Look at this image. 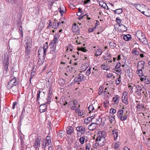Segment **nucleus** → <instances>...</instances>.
<instances>
[{
  "label": "nucleus",
  "instance_id": "8fccbe9b",
  "mask_svg": "<svg viewBox=\"0 0 150 150\" xmlns=\"http://www.w3.org/2000/svg\"><path fill=\"white\" fill-rule=\"evenodd\" d=\"M127 118V115H125L123 116H122L120 119L121 121H123L125 120Z\"/></svg>",
  "mask_w": 150,
  "mask_h": 150
},
{
  "label": "nucleus",
  "instance_id": "13d9d810",
  "mask_svg": "<svg viewBox=\"0 0 150 150\" xmlns=\"http://www.w3.org/2000/svg\"><path fill=\"white\" fill-rule=\"evenodd\" d=\"M90 145L89 144H86V150H89Z\"/></svg>",
  "mask_w": 150,
  "mask_h": 150
},
{
  "label": "nucleus",
  "instance_id": "052dcab7",
  "mask_svg": "<svg viewBox=\"0 0 150 150\" xmlns=\"http://www.w3.org/2000/svg\"><path fill=\"white\" fill-rule=\"evenodd\" d=\"M49 91L48 93H50L52 94V88L51 87H50L49 88Z\"/></svg>",
  "mask_w": 150,
  "mask_h": 150
},
{
  "label": "nucleus",
  "instance_id": "58836bf2",
  "mask_svg": "<svg viewBox=\"0 0 150 150\" xmlns=\"http://www.w3.org/2000/svg\"><path fill=\"white\" fill-rule=\"evenodd\" d=\"M101 68L103 70H106L108 71L109 70V68H108V66L102 64L101 65Z\"/></svg>",
  "mask_w": 150,
  "mask_h": 150
},
{
  "label": "nucleus",
  "instance_id": "49530a36",
  "mask_svg": "<svg viewBox=\"0 0 150 150\" xmlns=\"http://www.w3.org/2000/svg\"><path fill=\"white\" fill-rule=\"evenodd\" d=\"M122 21V20L120 19L118 17L116 18V21L117 23L119 25V26L120 25L122 24L120 23Z\"/></svg>",
  "mask_w": 150,
  "mask_h": 150
},
{
  "label": "nucleus",
  "instance_id": "3c124183",
  "mask_svg": "<svg viewBox=\"0 0 150 150\" xmlns=\"http://www.w3.org/2000/svg\"><path fill=\"white\" fill-rule=\"evenodd\" d=\"M116 110L112 108L110 110V114L112 113V114L113 115L115 114L116 112Z\"/></svg>",
  "mask_w": 150,
  "mask_h": 150
},
{
  "label": "nucleus",
  "instance_id": "6e6d98bb",
  "mask_svg": "<svg viewBox=\"0 0 150 150\" xmlns=\"http://www.w3.org/2000/svg\"><path fill=\"white\" fill-rule=\"evenodd\" d=\"M146 144L147 146L150 147V138H148Z\"/></svg>",
  "mask_w": 150,
  "mask_h": 150
},
{
  "label": "nucleus",
  "instance_id": "e2e57ef3",
  "mask_svg": "<svg viewBox=\"0 0 150 150\" xmlns=\"http://www.w3.org/2000/svg\"><path fill=\"white\" fill-rule=\"evenodd\" d=\"M81 50L82 52H86L87 51V50L86 49L85 47H82L81 48Z\"/></svg>",
  "mask_w": 150,
  "mask_h": 150
},
{
  "label": "nucleus",
  "instance_id": "bb28decb",
  "mask_svg": "<svg viewBox=\"0 0 150 150\" xmlns=\"http://www.w3.org/2000/svg\"><path fill=\"white\" fill-rule=\"evenodd\" d=\"M113 11L114 13L116 14H120L122 13L123 12L122 9V8H118L117 9H116L115 10H114Z\"/></svg>",
  "mask_w": 150,
  "mask_h": 150
},
{
  "label": "nucleus",
  "instance_id": "473e14b6",
  "mask_svg": "<svg viewBox=\"0 0 150 150\" xmlns=\"http://www.w3.org/2000/svg\"><path fill=\"white\" fill-rule=\"evenodd\" d=\"M110 47L112 49H114L116 46L115 43L113 42H111L109 43Z\"/></svg>",
  "mask_w": 150,
  "mask_h": 150
},
{
  "label": "nucleus",
  "instance_id": "9b49d317",
  "mask_svg": "<svg viewBox=\"0 0 150 150\" xmlns=\"http://www.w3.org/2000/svg\"><path fill=\"white\" fill-rule=\"evenodd\" d=\"M72 30L74 33L76 34L80 33L79 28L78 26L76 25V24H75L72 25Z\"/></svg>",
  "mask_w": 150,
  "mask_h": 150
},
{
  "label": "nucleus",
  "instance_id": "f03ea898",
  "mask_svg": "<svg viewBox=\"0 0 150 150\" xmlns=\"http://www.w3.org/2000/svg\"><path fill=\"white\" fill-rule=\"evenodd\" d=\"M4 59H3L2 64L3 65L4 73L6 74L8 72L9 66V56L7 52L4 53Z\"/></svg>",
  "mask_w": 150,
  "mask_h": 150
},
{
  "label": "nucleus",
  "instance_id": "4468645a",
  "mask_svg": "<svg viewBox=\"0 0 150 150\" xmlns=\"http://www.w3.org/2000/svg\"><path fill=\"white\" fill-rule=\"evenodd\" d=\"M145 64V62L144 61H140L137 64V69H144V66Z\"/></svg>",
  "mask_w": 150,
  "mask_h": 150
},
{
  "label": "nucleus",
  "instance_id": "f257e3e1",
  "mask_svg": "<svg viewBox=\"0 0 150 150\" xmlns=\"http://www.w3.org/2000/svg\"><path fill=\"white\" fill-rule=\"evenodd\" d=\"M105 133L104 131H99L97 134V137L96 139V143L93 145V147L96 148L98 146H103L105 144Z\"/></svg>",
  "mask_w": 150,
  "mask_h": 150
},
{
  "label": "nucleus",
  "instance_id": "4c0bfd02",
  "mask_svg": "<svg viewBox=\"0 0 150 150\" xmlns=\"http://www.w3.org/2000/svg\"><path fill=\"white\" fill-rule=\"evenodd\" d=\"M22 26H20V28H18L19 30V34L21 35V36L22 37H23V33L22 30Z\"/></svg>",
  "mask_w": 150,
  "mask_h": 150
},
{
  "label": "nucleus",
  "instance_id": "7c9ffc66",
  "mask_svg": "<svg viewBox=\"0 0 150 150\" xmlns=\"http://www.w3.org/2000/svg\"><path fill=\"white\" fill-rule=\"evenodd\" d=\"M52 97V94L48 93L47 98V101L46 102V103H47L48 104H50V100L51 99V97Z\"/></svg>",
  "mask_w": 150,
  "mask_h": 150
},
{
  "label": "nucleus",
  "instance_id": "774afa93",
  "mask_svg": "<svg viewBox=\"0 0 150 150\" xmlns=\"http://www.w3.org/2000/svg\"><path fill=\"white\" fill-rule=\"evenodd\" d=\"M62 146H57V150H62Z\"/></svg>",
  "mask_w": 150,
  "mask_h": 150
},
{
  "label": "nucleus",
  "instance_id": "a19ab883",
  "mask_svg": "<svg viewBox=\"0 0 150 150\" xmlns=\"http://www.w3.org/2000/svg\"><path fill=\"white\" fill-rule=\"evenodd\" d=\"M121 81V76H120V77L116 79L115 83L116 85H119Z\"/></svg>",
  "mask_w": 150,
  "mask_h": 150
},
{
  "label": "nucleus",
  "instance_id": "e433bc0d",
  "mask_svg": "<svg viewBox=\"0 0 150 150\" xmlns=\"http://www.w3.org/2000/svg\"><path fill=\"white\" fill-rule=\"evenodd\" d=\"M40 90H39L37 92L36 100L38 101L40 98V93L41 92Z\"/></svg>",
  "mask_w": 150,
  "mask_h": 150
},
{
  "label": "nucleus",
  "instance_id": "79ce46f5",
  "mask_svg": "<svg viewBox=\"0 0 150 150\" xmlns=\"http://www.w3.org/2000/svg\"><path fill=\"white\" fill-rule=\"evenodd\" d=\"M58 11L60 13L61 16H62L63 14L65 12V10H62L60 7L58 9Z\"/></svg>",
  "mask_w": 150,
  "mask_h": 150
},
{
  "label": "nucleus",
  "instance_id": "f704fd0d",
  "mask_svg": "<svg viewBox=\"0 0 150 150\" xmlns=\"http://www.w3.org/2000/svg\"><path fill=\"white\" fill-rule=\"evenodd\" d=\"M88 110L90 113H91L94 110V108L92 105H91L89 106Z\"/></svg>",
  "mask_w": 150,
  "mask_h": 150
},
{
  "label": "nucleus",
  "instance_id": "bf43d9fd",
  "mask_svg": "<svg viewBox=\"0 0 150 150\" xmlns=\"http://www.w3.org/2000/svg\"><path fill=\"white\" fill-rule=\"evenodd\" d=\"M118 146H118V142H116V143H115L114 144V149H117L118 148Z\"/></svg>",
  "mask_w": 150,
  "mask_h": 150
},
{
  "label": "nucleus",
  "instance_id": "72a5a7b5",
  "mask_svg": "<svg viewBox=\"0 0 150 150\" xmlns=\"http://www.w3.org/2000/svg\"><path fill=\"white\" fill-rule=\"evenodd\" d=\"M102 53V50L101 49H98L96 51V53L95 54L97 57L98 56L101 55Z\"/></svg>",
  "mask_w": 150,
  "mask_h": 150
},
{
  "label": "nucleus",
  "instance_id": "412c9836",
  "mask_svg": "<svg viewBox=\"0 0 150 150\" xmlns=\"http://www.w3.org/2000/svg\"><path fill=\"white\" fill-rule=\"evenodd\" d=\"M132 39L131 35L129 34L127 35H125L123 37L124 40L127 41H128Z\"/></svg>",
  "mask_w": 150,
  "mask_h": 150
},
{
  "label": "nucleus",
  "instance_id": "0eeeda50",
  "mask_svg": "<svg viewBox=\"0 0 150 150\" xmlns=\"http://www.w3.org/2000/svg\"><path fill=\"white\" fill-rule=\"evenodd\" d=\"M47 103L46 102L43 104L41 105L39 108V111L41 112H43L45 111L47 109Z\"/></svg>",
  "mask_w": 150,
  "mask_h": 150
},
{
  "label": "nucleus",
  "instance_id": "338daca9",
  "mask_svg": "<svg viewBox=\"0 0 150 150\" xmlns=\"http://www.w3.org/2000/svg\"><path fill=\"white\" fill-rule=\"evenodd\" d=\"M82 110H81V111H79L78 112V115L79 116H81L83 115V111H81Z\"/></svg>",
  "mask_w": 150,
  "mask_h": 150
},
{
  "label": "nucleus",
  "instance_id": "7ed1b4c3",
  "mask_svg": "<svg viewBox=\"0 0 150 150\" xmlns=\"http://www.w3.org/2000/svg\"><path fill=\"white\" fill-rule=\"evenodd\" d=\"M138 33L137 37L140 41L144 44H147L148 42L145 34L141 31Z\"/></svg>",
  "mask_w": 150,
  "mask_h": 150
},
{
  "label": "nucleus",
  "instance_id": "69168bd1",
  "mask_svg": "<svg viewBox=\"0 0 150 150\" xmlns=\"http://www.w3.org/2000/svg\"><path fill=\"white\" fill-rule=\"evenodd\" d=\"M145 83L146 84H149L150 83V81L147 79H145Z\"/></svg>",
  "mask_w": 150,
  "mask_h": 150
},
{
  "label": "nucleus",
  "instance_id": "f3484780",
  "mask_svg": "<svg viewBox=\"0 0 150 150\" xmlns=\"http://www.w3.org/2000/svg\"><path fill=\"white\" fill-rule=\"evenodd\" d=\"M25 41L26 42L24 46H29L30 43H31L32 39L30 36L26 37L25 38Z\"/></svg>",
  "mask_w": 150,
  "mask_h": 150
},
{
  "label": "nucleus",
  "instance_id": "20e7f679",
  "mask_svg": "<svg viewBox=\"0 0 150 150\" xmlns=\"http://www.w3.org/2000/svg\"><path fill=\"white\" fill-rule=\"evenodd\" d=\"M50 50L49 53H47V54L51 57H52L51 59H54L56 57V53L57 51H56V46H54L50 47Z\"/></svg>",
  "mask_w": 150,
  "mask_h": 150
},
{
  "label": "nucleus",
  "instance_id": "cd10ccee",
  "mask_svg": "<svg viewBox=\"0 0 150 150\" xmlns=\"http://www.w3.org/2000/svg\"><path fill=\"white\" fill-rule=\"evenodd\" d=\"M58 83L61 86L63 85L65 82V80L62 78H59L58 80Z\"/></svg>",
  "mask_w": 150,
  "mask_h": 150
},
{
  "label": "nucleus",
  "instance_id": "c9c22d12",
  "mask_svg": "<svg viewBox=\"0 0 150 150\" xmlns=\"http://www.w3.org/2000/svg\"><path fill=\"white\" fill-rule=\"evenodd\" d=\"M136 88L137 89L136 91H135L136 92H140V91H142V88L141 86H140L139 85H137L136 86Z\"/></svg>",
  "mask_w": 150,
  "mask_h": 150
},
{
  "label": "nucleus",
  "instance_id": "9d476101",
  "mask_svg": "<svg viewBox=\"0 0 150 150\" xmlns=\"http://www.w3.org/2000/svg\"><path fill=\"white\" fill-rule=\"evenodd\" d=\"M127 92H125L123 93V95L122 97V100L124 103L126 105L128 104L127 100Z\"/></svg>",
  "mask_w": 150,
  "mask_h": 150
},
{
  "label": "nucleus",
  "instance_id": "4be33fe9",
  "mask_svg": "<svg viewBox=\"0 0 150 150\" xmlns=\"http://www.w3.org/2000/svg\"><path fill=\"white\" fill-rule=\"evenodd\" d=\"M43 55L42 56V54H41L40 57H39V59L40 60H41L42 62H44L45 59V56L46 54V51H43ZM42 62H41V63Z\"/></svg>",
  "mask_w": 150,
  "mask_h": 150
},
{
  "label": "nucleus",
  "instance_id": "5701e85b",
  "mask_svg": "<svg viewBox=\"0 0 150 150\" xmlns=\"http://www.w3.org/2000/svg\"><path fill=\"white\" fill-rule=\"evenodd\" d=\"M136 72L140 77H142V76H144L143 75V70L142 69H137Z\"/></svg>",
  "mask_w": 150,
  "mask_h": 150
},
{
  "label": "nucleus",
  "instance_id": "864d4df0",
  "mask_svg": "<svg viewBox=\"0 0 150 150\" xmlns=\"http://www.w3.org/2000/svg\"><path fill=\"white\" fill-rule=\"evenodd\" d=\"M103 91V89L102 88V87H100L99 88V91L98 92V94L99 95H100L102 94Z\"/></svg>",
  "mask_w": 150,
  "mask_h": 150
},
{
  "label": "nucleus",
  "instance_id": "39448f33",
  "mask_svg": "<svg viewBox=\"0 0 150 150\" xmlns=\"http://www.w3.org/2000/svg\"><path fill=\"white\" fill-rule=\"evenodd\" d=\"M18 83V82L16 81V78L14 77L8 82L7 87L8 89H10L13 86H16Z\"/></svg>",
  "mask_w": 150,
  "mask_h": 150
},
{
  "label": "nucleus",
  "instance_id": "c03bdc74",
  "mask_svg": "<svg viewBox=\"0 0 150 150\" xmlns=\"http://www.w3.org/2000/svg\"><path fill=\"white\" fill-rule=\"evenodd\" d=\"M115 116H111L110 117L109 116V119H110V121L111 123H112V122L115 120Z\"/></svg>",
  "mask_w": 150,
  "mask_h": 150
},
{
  "label": "nucleus",
  "instance_id": "6e6552de",
  "mask_svg": "<svg viewBox=\"0 0 150 150\" xmlns=\"http://www.w3.org/2000/svg\"><path fill=\"white\" fill-rule=\"evenodd\" d=\"M51 143V138L50 136H47L46 137L45 145H44V143H43V142L42 143V148L43 149H45L46 146H48L49 144H50Z\"/></svg>",
  "mask_w": 150,
  "mask_h": 150
},
{
  "label": "nucleus",
  "instance_id": "423d86ee",
  "mask_svg": "<svg viewBox=\"0 0 150 150\" xmlns=\"http://www.w3.org/2000/svg\"><path fill=\"white\" fill-rule=\"evenodd\" d=\"M85 79V76L84 75L82 74H79L78 76L75 77L73 81L74 82H81L84 80Z\"/></svg>",
  "mask_w": 150,
  "mask_h": 150
},
{
  "label": "nucleus",
  "instance_id": "2f4dec72",
  "mask_svg": "<svg viewBox=\"0 0 150 150\" xmlns=\"http://www.w3.org/2000/svg\"><path fill=\"white\" fill-rule=\"evenodd\" d=\"M64 131L63 130H60L57 134L58 137L62 138L64 134Z\"/></svg>",
  "mask_w": 150,
  "mask_h": 150
},
{
  "label": "nucleus",
  "instance_id": "1a4fd4ad",
  "mask_svg": "<svg viewBox=\"0 0 150 150\" xmlns=\"http://www.w3.org/2000/svg\"><path fill=\"white\" fill-rule=\"evenodd\" d=\"M41 139L39 137H37L35 139V143L33 146L35 149H37L38 147H40L41 144Z\"/></svg>",
  "mask_w": 150,
  "mask_h": 150
},
{
  "label": "nucleus",
  "instance_id": "ddd939ff",
  "mask_svg": "<svg viewBox=\"0 0 150 150\" xmlns=\"http://www.w3.org/2000/svg\"><path fill=\"white\" fill-rule=\"evenodd\" d=\"M76 130L82 134H84L85 132V128L82 126H79L76 128Z\"/></svg>",
  "mask_w": 150,
  "mask_h": 150
},
{
  "label": "nucleus",
  "instance_id": "2eb2a0df",
  "mask_svg": "<svg viewBox=\"0 0 150 150\" xmlns=\"http://www.w3.org/2000/svg\"><path fill=\"white\" fill-rule=\"evenodd\" d=\"M96 125H98L96 123L93 122L88 126L89 129L90 130L93 131L96 129Z\"/></svg>",
  "mask_w": 150,
  "mask_h": 150
},
{
  "label": "nucleus",
  "instance_id": "a211bd4d",
  "mask_svg": "<svg viewBox=\"0 0 150 150\" xmlns=\"http://www.w3.org/2000/svg\"><path fill=\"white\" fill-rule=\"evenodd\" d=\"M58 40V39H56L55 38H54L52 42L50 44V47L56 46L55 45L57 43Z\"/></svg>",
  "mask_w": 150,
  "mask_h": 150
},
{
  "label": "nucleus",
  "instance_id": "680f3d73",
  "mask_svg": "<svg viewBox=\"0 0 150 150\" xmlns=\"http://www.w3.org/2000/svg\"><path fill=\"white\" fill-rule=\"evenodd\" d=\"M73 105L74 106H76L78 102L76 100L74 99L73 101Z\"/></svg>",
  "mask_w": 150,
  "mask_h": 150
},
{
  "label": "nucleus",
  "instance_id": "393cba45",
  "mask_svg": "<svg viewBox=\"0 0 150 150\" xmlns=\"http://www.w3.org/2000/svg\"><path fill=\"white\" fill-rule=\"evenodd\" d=\"M132 53L134 54V55H138L139 54V52L137 51V48L136 47L134 48L132 50Z\"/></svg>",
  "mask_w": 150,
  "mask_h": 150
},
{
  "label": "nucleus",
  "instance_id": "a18cd8bd",
  "mask_svg": "<svg viewBox=\"0 0 150 150\" xmlns=\"http://www.w3.org/2000/svg\"><path fill=\"white\" fill-rule=\"evenodd\" d=\"M119 98V96L118 95H115L113 98V101L115 102H116Z\"/></svg>",
  "mask_w": 150,
  "mask_h": 150
},
{
  "label": "nucleus",
  "instance_id": "09e8293b",
  "mask_svg": "<svg viewBox=\"0 0 150 150\" xmlns=\"http://www.w3.org/2000/svg\"><path fill=\"white\" fill-rule=\"evenodd\" d=\"M121 66V64L120 62L117 63L115 66V69H120V67Z\"/></svg>",
  "mask_w": 150,
  "mask_h": 150
},
{
  "label": "nucleus",
  "instance_id": "4d7b16f0",
  "mask_svg": "<svg viewBox=\"0 0 150 150\" xmlns=\"http://www.w3.org/2000/svg\"><path fill=\"white\" fill-rule=\"evenodd\" d=\"M59 33H57L54 35V38H55L56 39H58L59 38Z\"/></svg>",
  "mask_w": 150,
  "mask_h": 150
},
{
  "label": "nucleus",
  "instance_id": "b1692460",
  "mask_svg": "<svg viewBox=\"0 0 150 150\" xmlns=\"http://www.w3.org/2000/svg\"><path fill=\"white\" fill-rule=\"evenodd\" d=\"M119 26L120 27V30L122 32H124L127 30V27L123 24L120 25Z\"/></svg>",
  "mask_w": 150,
  "mask_h": 150
},
{
  "label": "nucleus",
  "instance_id": "0e129e2a",
  "mask_svg": "<svg viewBox=\"0 0 150 150\" xmlns=\"http://www.w3.org/2000/svg\"><path fill=\"white\" fill-rule=\"evenodd\" d=\"M24 115H23V114L21 113L20 117V120H22L24 118Z\"/></svg>",
  "mask_w": 150,
  "mask_h": 150
},
{
  "label": "nucleus",
  "instance_id": "5fc2aeb1",
  "mask_svg": "<svg viewBox=\"0 0 150 150\" xmlns=\"http://www.w3.org/2000/svg\"><path fill=\"white\" fill-rule=\"evenodd\" d=\"M80 145H78L77 144V142H75L74 145V147L76 148L77 149H78Z\"/></svg>",
  "mask_w": 150,
  "mask_h": 150
},
{
  "label": "nucleus",
  "instance_id": "dca6fc26",
  "mask_svg": "<svg viewBox=\"0 0 150 150\" xmlns=\"http://www.w3.org/2000/svg\"><path fill=\"white\" fill-rule=\"evenodd\" d=\"M25 47V55L26 56H28L29 55L30 52V48L31 47L30 46L27 45V46H24Z\"/></svg>",
  "mask_w": 150,
  "mask_h": 150
},
{
  "label": "nucleus",
  "instance_id": "37998d69",
  "mask_svg": "<svg viewBox=\"0 0 150 150\" xmlns=\"http://www.w3.org/2000/svg\"><path fill=\"white\" fill-rule=\"evenodd\" d=\"M85 138L83 137H81L79 139V141L81 144H83L84 143Z\"/></svg>",
  "mask_w": 150,
  "mask_h": 150
},
{
  "label": "nucleus",
  "instance_id": "ea45409f",
  "mask_svg": "<svg viewBox=\"0 0 150 150\" xmlns=\"http://www.w3.org/2000/svg\"><path fill=\"white\" fill-rule=\"evenodd\" d=\"M43 48L42 47H40L39 48V49L38 51V57L39 58L40 56L41 55L40 53V52H41Z\"/></svg>",
  "mask_w": 150,
  "mask_h": 150
},
{
  "label": "nucleus",
  "instance_id": "a878e982",
  "mask_svg": "<svg viewBox=\"0 0 150 150\" xmlns=\"http://www.w3.org/2000/svg\"><path fill=\"white\" fill-rule=\"evenodd\" d=\"M123 111V110H120L117 112V116L119 119H120L122 116Z\"/></svg>",
  "mask_w": 150,
  "mask_h": 150
},
{
  "label": "nucleus",
  "instance_id": "c756f323",
  "mask_svg": "<svg viewBox=\"0 0 150 150\" xmlns=\"http://www.w3.org/2000/svg\"><path fill=\"white\" fill-rule=\"evenodd\" d=\"M94 117H93V116H92L90 117H88L87 118H86L85 121H84V123H85L86 122V121H87L86 124L88 123V122H91L92 121V120L94 119Z\"/></svg>",
  "mask_w": 150,
  "mask_h": 150
},
{
  "label": "nucleus",
  "instance_id": "aec40b11",
  "mask_svg": "<svg viewBox=\"0 0 150 150\" xmlns=\"http://www.w3.org/2000/svg\"><path fill=\"white\" fill-rule=\"evenodd\" d=\"M74 129L71 126H69L67 129V133L69 135H70L73 132Z\"/></svg>",
  "mask_w": 150,
  "mask_h": 150
},
{
  "label": "nucleus",
  "instance_id": "603ef678",
  "mask_svg": "<svg viewBox=\"0 0 150 150\" xmlns=\"http://www.w3.org/2000/svg\"><path fill=\"white\" fill-rule=\"evenodd\" d=\"M127 76L129 77H130L131 76V74L130 71L129 69H127Z\"/></svg>",
  "mask_w": 150,
  "mask_h": 150
},
{
  "label": "nucleus",
  "instance_id": "de8ad7c7",
  "mask_svg": "<svg viewBox=\"0 0 150 150\" xmlns=\"http://www.w3.org/2000/svg\"><path fill=\"white\" fill-rule=\"evenodd\" d=\"M47 42L45 43L43 45V51H47Z\"/></svg>",
  "mask_w": 150,
  "mask_h": 150
},
{
  "label": "nucleus",
  "instance_id": "f8f14e48",
  "mask_svg": "<svg viewBox=\"0 0 150 150\" xmlns=\"http://www.w3.org/2000/svg\"><path fill=\"white\" fill-rule=\"evenodd\" d=\"M133 4L134 6L140 12H141V8H142L145 7L146 9H147L148 8L147 6L143 4L141 5L140 4Z\"/></svg>",
  "mask_w": 150,
  "mask_h": 150
},
{
  "label": "nucleus",
  "instance_id": "6ab92c4d",
  "mask_svg": "<svg viewBox=\"0 0 150 150\" xmlns=\"http://www.w3.org/2000/svg\"><path fill=\"white\" fill-rule=\"evenodd\" d=\"M112 133L113 135L114 140H115L118 136V132L117 129H115L112 131Z\"/></svg>",
  "mask_w": 150,
  "mask_h": 150
},
{
  "label": "nucleus",
  "instance_id": "c85d7f7f",
  "mask_svg": "<svg viewBox=\"0 0 150 150\" xmlns=\"http://www.w3.org/2000/svg\"><path fill=\"white\" fill-rule=\"evenodd\" d=\"M100 5L103 7V8L107 9V10H109V8H108V7L107 5L104 2H100L99 3Z\"/></svg>",
  "mask_w": 150,
  "mask_h": 150
}]
</instances>
